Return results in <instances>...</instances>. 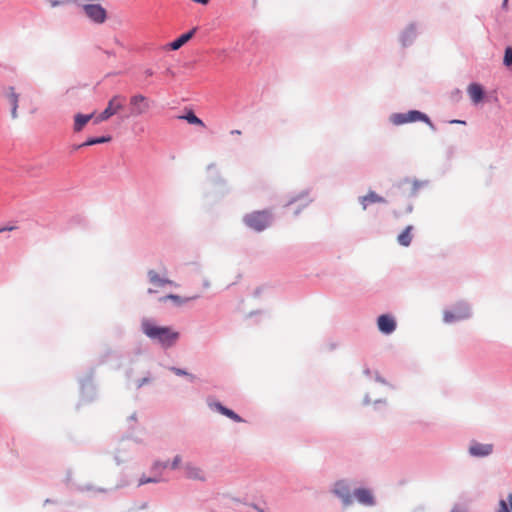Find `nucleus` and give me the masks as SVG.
Listing matches in <instances>:
<instances>
[{"label": "nucleus", "instance_id": "nucleus-8", "mask_svg": "<svg viewBox=\"0 0 512 512\" xmlns=\"http://www.w3.org/2000/svg\"><path fill=\"white\" fill-rule=\"evenodd\" d=\"M334 493L340 497L345 505L352 503V497L350 494V487L344 480L338 481L334 486Z\"/></svg>", "mask_w": 512, "mask_h": 512}, {"label": "nucleus", "instance_id": "nucleus-6", "mask_svg": "<svg viewBox=\"0 0 512 512\" xmlns=\"http://www.w3.org/2000/svg\"><path fill=\"white\" fill-rule=\"evenodd\" d=\"M85 14L96 23H103L106 20V10L99 4H87L83 6Z\"/></svg>", "mask_w": 512, "mask_h": 512}, {"label": "nucleus", "instance_id": "nucleus-16", "mask_svg": "<svg viewBox=\"0 0 512 512\" xmlns=\"http://www.w3.org/2000/svg\"><path fill=\"white\" fill-rule=\"evenodd\" d=\"M148 278L149 281L157 287H163L166 284L177 286L173 281L160 277L159 274L154 270L148 271Z\"/></svg>", "mask_w": 512, "mask_h": 512}, {"label": "nucleus", "instance_id": "nucleus-11", "mask_svg": "<svg viewBox=\"0 0 512 512\" xmlns=\"http://www.w3.org/2000/svg\"><path fill=\"white\" fill-rule=\"evenodd\" d=\"M467 93L474 104L480 103L484 98V90L478 83H471L467 87Z\"/></svg>", "mask_w": 512, "mask_h": 512}, {"label": "nucleus", "instance_id": "nucleus-2", "mask_svg": "<svg viewBox=\"0 0 512 512\" xmlns=\"http://www.w3.org/2000/svg\"><path fill=\"white\" fill-rule=\"evenodd\" d=\"M271 213L267 210L254 211L246 214L243 218L244 223L255 231H263L271 223Z\"/></svg>", "mask_w": 512, "mask_h": 512}, {"label": "nucleus", "instance_id": "nucleus-23", "mask_svg": "<svg viewBox=\"0 0 512 512\" xmlns=\"http://www.w3.org/2000/svg\"><path fill=\"white\" fill-rule=\"evenodd\" d=\"M391 121L395 125H402L408 123L407 113H397L391 116Z\"/></svg>", "mask_w": 512, "mask_h": 512}, {"label": "nucleus", "instance_id": "nucleus-22", "mask_svg": "<svg viewBox=\"0 0 512 512\" xmlns=\"http://www.w3.org/2000/svg\"><path fill=\"white\" fill-rule=\"evenodd\" d=\"M497 512H512V493L508 495V503L500 500Z\"/></svg>", "mask_w": 512, "mask_h": 512}, {"label": "nucleus", "instance_id": "nucleus-1", "mask_svg": "<svg viewBox=\"0 0 512 512\" xmlns=\"http://www.w3.org/2000/svg\"><path fill=\"white\" fill-rule=\"evenodd\" d=\"M142 332L151 340L159 343L164 348H170L176 344L180 334L168 326L157 325L153 320L144 318L141 321Z\"/></svg>", "mask_w": 512, "mask_h": 512}, {"label": "nucleus", "instance_id": "nucleus-28", "mask_svg": "<svg viewBox=\"0 0 512 512\" xmlns=\"http://www.w3.org/2000/svg\"><path fill=\"white\" fill-rule=\"evenodd\" d=\"M181 461H182L181 456H179V455L175 456V458L173 459V461L171 463V469L179 468Z\"/></svg>", "mask_w": 512, "mask_h": 512}, {"label": "nucleus", "instance_id": "nucleus-3", "mask_svg": "<svg viewBox=\"0 0 512 512\" xmlns=\"http://www.w3.org/2000/svg\"><path fill=\"white\" fill-rule=\"evenodd\" d=\"M125 102V97L121 95H115L113 96L110 101L108 102L107 107L105 110L97 117L96 123L106 121L116 113H118L120 110L123 109V105Z\"/></svg>", "mask_w": 512, "mask_h": 512}, {"label": "nucleus", "instance_id": "nucleus-35", "mask_svg": "<svg viewBox=\"0 0 512 512\" xmlns=\"http://www.w3.org/2000/svg\"><path fill=\"white\" fill-rule=\"evenodd\" d=\"M159 466H161L162 468H167L168 467V463H162V464L156 463L155 464V468H158Z\"/></svg>", "mask_w": 512, "mask_h": 512}, {"label": "nucleus", "instance_id": "nucleus-7", "mask_svg": "<svg viewBox=\"0 0 512 512\" xmlns=\"http://www.w3.org/2000/svg\"><path fill=\"white\" fill-rule=\"evenodd\" d=\"M469 316V308L465 304H460L456 307L455 311H445L444 312V321L447 323L453 322L455 320H460L467 318Z\"/></svg>", "mask_w": 512, "mask_h": 512}, {"label": "nucleus", "instance_id": "nucleus-27", "mask_svg": "<svg viewBox=\"0 0 512 512\" xmlns=\"http://www.w3.org/2000/svg\"><path fill=\"white\" fill-rule=\"evenodd\" d=\"M171 370L176 374V375H186V376H189L191 379H194V376L193 375H190L188 374L185 370H182L180 368H176V367H172Z\"/></svg>", "mask_w": 512, "mask_h": 512}, {"label": "nucleus", "instance_id": "nucleus-38", "mask_svg": "<svg viewBox=\"0 0 512 512\" xmlns=\"http://www.w3.org/2000/svg\"><path fill=\"white\" fill-rule=\"evenodd\" d=\"M254 509H257L259 512H263L262 510L258 509L257 506H254Z\"/></svg>", "mask_w": 512, "mask_h": 512}, {"label": "nucleus", "instance_id": "nucleus-34", "mask_svg": "<svg viewBox=\"0 0 512 512\" xmlns=\"http://www.w3.org/2000/svg\"><path fill=\"white\" fill-rule=\"evenodd\" d=\"M192 1L196 2V3H199V4H202V5H207L210 0H192Z\"/></svg>", "mask_w": 512, "mask_h": 512}, {"label": "nucleus", "instance_id": "nucleus-32", "mask_svg": "<svg viewBox=\"0 0 512 512\" xmlns=\"http://www.w3.org/2000/svg\"><path fill=\"white\" fill-rule=\"evenodd\" d=\"M63 3H64V1H60V0H51V1H50V4H51V6H52V7H55V6L61 5V4H63Z\"/></svg>", "mask_w": 512, "mask_h": 512}, {"label": "nucleus", "instance_id": "nucleus-4", "mask_svg": "<svg viewBox=\"0 0 512 512\" xmlns=\"http://www.w3.org/2000/svg\"><path fill=\"white\" fill-rule=\"evenodd\" d=\"M129 103L132 116L142 115L150 108L149 100L142 94L133 95Z\"/></svg>", "mask_w": 512, "mask_h": 512}, {"label": "nucleus", "instance_id": "nucleus-12", "mask_svg": "<svg viewBox=\"0 0 512 512\" xmlns=\"http://www.w3.org/2000/svg\"><path fill=\"white\" fill-rule=\"evenodd\" d=\"M6 97L11 105V116L13 119L18 117L17 109L19 102V94L16 93L14 87H9L6 92Z\"/></svg>", "mask_w": 512, "mask_h": 512}, {"label": "nucleus", "instance_id": "nucleus-19", "mask_svg": "<svg viewBox=\"0 0 512 512\" xmlns=\"http://www.w3.org/2000/svg\"><path fill=\"white\" fill-rule=\"evenodd\" d=\"M213 408H215L218 412L221 414L227 416L228 418L232 419L235 422H242V418L237 415L234 411L224 407L221 403H214L211 405Z\"/></svg>", "mask_w": 512, "mask_h": 512}, {"label": "nucleus", "instance_id": "nucleus-17", "mask_svg": "<svg viewBox=\"0 0 512 512\" xmlns=\"http://www.w3.org/2000/svg\"><path fill=\"white\" fill-rule=\"evenodd\" d=\"M93 114L84 115V114H76L74 117V125L73 130L74 132H80L85 125L92 119Z\"/></svg>", "mask_w": 512, "mask_h": 512}, {"label": "nucleus", "instance_id": "nucleus-36", "mask_svg": "<svg viewBox=\"0 0 512 512\" xmlns=\"http://www.w3.org/2000/svg\"><path fill=\"white\" fill-rule=\"evenodd\" d=\"M231 134L240 135V134H241V131H240V130H232V131H231Z\"/></svg>", "mask_w": 512, "mask_h": 512}, {"label": "nucleus", "instance_id": "nucleus-39", "mask_svg": "<svg viewBox=\"0 0 512 512\" xmlns=\"http://www.w3.org/2000/svg\"><path fill=\"white\" fill-rule=\"evenodd\" d=\"M508 0H505L504 3H506Z\"/></svg>", "mask_w": 512, "mask_h": 512}, {"label": "nucleus", "instance_id": "nucleus-26", "mask_svg": "<svg viewBox=\"0 0 512 512\" xmlns=\"http://www.w3.org/2000/svg\"><path fill=\"white\" fill-rule=\"evenodd\" d=\"M423 186V183L417 180L412 181L411 183V195H415L420 187Z\"/></svg>", "mask_w": 512, "mask_h": 512}, {"label": "nucleus", "instance_id": "nucleus-29", "mask_svg": "<svg viewBox=\"0 0 512 512\" xmlns=\"http://www.w3.org/2000/svg\"><path fill=\"white\" fill-rule=\"evenodd\" d=\"M159 479H156V478H145V477H142L140 480H139V485H143V484H147V483H152V482H158Z\"/></svg>", "mask_w": 512, "mask_h": 512}, {"label": "nucleus", "instance_id": "nucleus-30", "mask_svg": "<svg viewBox=\"0 0 512 512\" xmlns=\"http://www.w3.org/2000/svg\"><path fill=\"white\" fill-rule=\"evenodd\" d=\"M95 144H96L95 138H90L86 142H84L81 145H79L77 148H81V147H85V146H91V145H95Z\"/></svg>", "mask_w": 512, "mask_h": 512}, {"label": "nucleus", "instance_id": "nucleus-18", "mask_svg": "<svg viewBox=\"0 0 512 512\" xmlns=\"http://www.w3.org/2000/svg\"><path fill=\"white\" fill-rule=\"evenodd\" d=\"M412 230L413 226H407L397 237V241L400 245L408 247L412 242Z\"/></svg>", "mask_w": 512, "mask_h": 512}, {"label": "nucleus", "instance_id": "nucleus-15", "mask_svg": "<svg viewBox=\"0 0 512 512\" xmlns=\"http://www.w3.org/2000/svg\"><path fill=\"white\" fill-rule=\"evenodd\" d=\"M197 28H193L190 31L182 34L177 39H175L173 42L169 44L170 48L172 50H178L181 48L184 44H186L195 34Z\"/></svg>", "mask_w": 512, "mask_h": 512}, {"label": "nucleus", "instance_id": "nucleus-13", "mask_svg": "<svg viewBox=\"0 0 512 512\" xmlns=\"http://www.w3.org/2000/svg\"><path fill=\"white\" fill-rule=\"evenodd\" d=\"M354 496L363 505L372 506L374 504L373 495L368 489H357L354 492Z\"/></svg>", "mask_w": 512, "mask_h": 512}, {"label": "nucleus", "instance_id": "nucleus-10", "mask_svg": "<svg viewBox=\"0 0 512 512\" xmlns=\"http://www.w3.org/2000/svg\"><path fill=\"white\" fill-rule=\"evenodd\" d=\"M493 451L492 444H482L478 442H473L469 447V453L475 457H484L491 454Z\"/></svg>", "mask_w": 512, "mask_h": 512}, {"label": "nucleus", "instance_id": "nucleus-31", "mask_svg": "<svg viewBox=\"0 0 512 512\" xmlns=\"http://www.w3.org/2000/svg\"><path fill=\"white\" fill-rule=\"evenodd\" d=\"M111 140L110 137H99V138H95V142L96 144H101V143H106V142H109Z\"/></svg>", "mask_w": 512, "mask_h": 512}, {"label": "nucleus", "instance_id": "nucleus-37", "mask_svg": "<svg viewBox=\"0 0 512 512\" xmlns=\"http://www.w3.org/2000/svg\"><path fill=\"white\" fill-rule=\"evenodd\" d=\"M147 75L151 76L153 74V72L151 70H147L146 71Z\"/></svg>", "mask_w": 512, "mask_h": 512}, {"label": "nucleus", "instance_id": "nucleus-20", "mask_svg": "<svg viewBox=\"0 0 512 512\" xmlns=\"http://www.w3.org/2000/svg\"><path fill=\"white\" fill-rule=\"evenodd\" d=\"M407 116H408V123L415 122V121H424V122L428 123L431 127L433 126L430 119L427 117V115L420 111H417V110L409 111V112H407Z\"/></svg>", "mask_w": 512, "mask_h": 512}, {"label": "nucleus", "instance_id": "nucleus-5", "mask_svg": "<svg viewBox=\"0 0 512 512\" xmlns=\"http://www.w3.org/2000/svg\"><path fill=\"white\" fill-rule=\"evenodd\" d=\"M182 468L185 477L190 480L204 482L207 479L204 469L192 462L185 463Z\"/></svg>", "mask_w": 512, "mask_h": 512}, {"label": "nucleus", "instance_id": "nucleus-21", "mask_svg": "<svg viewBox=\"0 0 512 512\" xmlns=\"http://www.w3.org/2000/svg\"><path fill=\"white\" fill-rule=\"evenodd\" d=\"M197 298H198L197 295L192 296V297L182 298V297H180L178 295H175V294H169V295H167L165 297H162L160 299V301L164 302V301L170 299V300L174 301L177 305H182L184 303H187L188 301H191V300H194V299H197Z\"/></svg>", "mask_w": 512, "mask_h": 512}, {"label": "nucleus", "instance_id": "nucleus-25", "mask_svg": "<svg viewBox=\"0 0 512 512\" xmlns=\"http://www.w3.org/2000/svg\"><path fill=\"white\" fill-rule=\"evenodd\" d=\"M504 63L506 65H512V48L508 47L505 51Z\"/></svg>", "mask_w": 512, "mask_h": 512}, {"label": "nucleus", "instance_id": "nucleus-24", "mask_svg": "<svg viewBox=\"0 0 512 512\" xmlns=\"http://www.w3.org/2000/svg\"><path fill=\"white\" fill-rule=\"evenodd\" d=\"M190 124H196V125H204L202 120L199 119L193 112H189L184 117Z\"/></svg>", "mask_w": 512, "mask_h": 512}, {"label": "nucleus", "instance_id": "nucleus-33", "mask_svg": "<svg viewBox=\"0 0 512 512\" xmlns=\"http://www.w3.org/2000/svg\"><path fill=\"white\" fill-rule=\"evenodd\" d=\"M14 229H15L14 226H5V227L0 228V233H2L4 231H12Z\"/></svg>", "mask_w": 512, "mask_h": 512}, {"label": "nucleus", "instance_id": "nucleus-14", "mask_svg": "<svg viewBox=\"0 0 512 512\" xmlns=\"http://www.w3.org/2000/svg\"><path fill=\"white\" fill-rule=\"evenodd\" d=\"M360 203L363 210H366L369 204L386 203V200L374 191H370L367 195L360 197Z\"/></svg>", "mask_w": 512, "mask_h": 512}, {"label": "nucleus", "instance_id": "nucleus-9", "mask_svg": "<svg viewBox=\"0 0 512 512\" xmlns=\"http://www.w3.org/2000/svg\"><path fill=\"white\" fill-rule=\"evenodd\" d=\"M378 329L384 334L392 333L396 328V322L390 315H380L377 320Z\"/></svg>", "mask_w": 512, "mask_h": 512}]
</instances>
